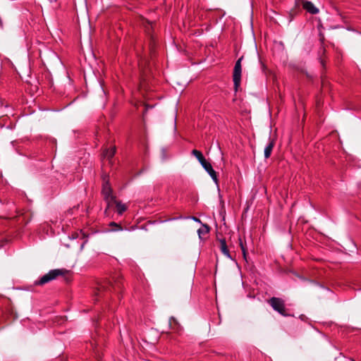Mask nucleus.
I'll return each instance as SVG.
<instances>
[{
  "mask_svg": "<svg viewBox=\"0 0 361 361\" xmlns=\"http://www.w3.org/2000/svg\"><path fill=\"white\" fill-rule=\"evenodd\" d=\"M121 287L122 283L120 281H105L99 285L97 295L101 297L104 292H117L121 289Z\"/></svg>",
  "mask_w": 361,
  "mask_h": 361,
  "instance_id": "obj_1",
  "label": "nucleus"
},
{
  "mask_svg": "<svg viewBox=\"0 0 361 361\" xmlns=\"http://www.w3.org/2000/svg\"><path fill=\"white\" fill-rule=\"evenodd\" d=\"M102 192L104 200L107 204V208L105 210V213H106L107 209L113 207V203L115 202L116 197L112 194V189L109 185V183L105 178H104L103 180Z\"/></svg>",
  "mask_w": 361,
  "mask_h": 361,
  "instance_id": "obj_2",
  "label": "nucleus"
},
{
  "mask_svg": "<svg viewBox=\"0 0 361 361\" xmlns=\"http://www.w3.org/2000/svg\"><path fill=\"white\" fill-rule=\"evenodd\" d=\"M243 59V56H241L238 59V61L235 62L234 68H233V85H234V90H238L240 85V81H241V74H242V66H241V61Z\"/></svg>",
  "mask_w": 361,
  "mask_h": 361,
  "instance_id": "obj_3",
  "label": "nucleus"
},
{
  "mask_svg": "<svg viewBox=\"0 0 361 361\" xmlns=\"http://www.w3.org/2000/svg\"><path fill=\"white\" fill-rule=\"evenodd\" d=\"M62 274V271L61 269H53L49 271V273L42 276L39 280L35 282L36 285H44L54 279H55L58 276Z\"/></svg>",
  "mask_w": 361,
  "mask_h": 361,
  "instance_id": "obj_4",
  "label": "nucleus"
},
{
  "mask_svg": "<svg viewBox=\"0 0 361 361\" xmlns=\"http://www.w3.org/2000/svg\"><path fill=\"white\" fill-rule=\"evenodd\" d=\"M269 303L275 311L278 312L281 315H287L285 312L286 310L284 301L282 299L273 297L269 300Z\"/></svg>",
  "mask_w": 361,
  "mask_h": 361,
  "instance_id": "obj_5",
  "label": "nucleus"
},
{
  "mask_svg": "<svg viewBox=\"0 0 361 361\" xmlns=\"http://www.w3.org/2000/svg\"><path fill=\"white\" fill-rule=\"evenodd\" d=\"M202 166L209 173L214 182L218 185V178L216 171L213 169L212 165L208 161L205 162Z\"/></svg>",
  "mask_w": 361,
  "mask_h": 361,
  "instance_id": "obj_6",
  "label": "nucleus"
},
{
  "mask_svg": "<svg viewBox=\"0 0 361 361\" xmlns=\"http://www.w3.org/2000/svg\"><path fill=\"white\" fill-rule=\"evenodd\" d=\"M302 7L307 12L312 14H317L319 13V9L314 6V5L309 1H305L302 2Z\"/></svg>",
  "mask_w": 361,
  "mask_h": 361,
  "instance_id": "obj_7",
  "label": "nucleus"
},
{
  "mask_svg": "<svg viewBox=\"0 0 361 361\" xmlns=\"http://www.w3.org/2000/svg\"><path fill=\"white\" fill-rule=\"evenodd\" d=\"M114 206H116L117 213L119 215H121L127 209L126 205L125 204L121 203L119 201H117L116 198L115 202L113 203V207Z\"/></svg>",
  "mask_w": 361,
  "mask_h": 361,
  "instance_id": "obj_8",
  "label": "nucleus"
},
{
  "mask_svg": "<svg viewBox=\"0 0 361 361\" xmlns=\"http://www.w3.org/2000/svg\"><path fill=\"white\" fill-rule=\"evenodd\" d=\"M170 328L176 332H179L181 330V326L178 324V321L174 317H171L169 322Z\"/></svg>",
  "mask_w": 361,
  "mask_h": 361,
  "instance_id": "obj_9",
  "label": "nucleus"
},
{
  "mask_svg": "<svg viewBox=\"0 0 361 361\" xmlns=\"http://www.w3.org/2000/svg\"><path fill=\"white\" fill-rule=\"evenodd\" d=\"M192 154L197 158L201 165H203L205 162H207V160L200 151L193 149L192 151Z\"/></svg>",
  "mask_w": 361,
  "mask_h": 361,
  "instance_id": "obj_10",
  "label": "nucleus"
},
{
  "mask_svg": "<svg viewBox=\"0 0 361 361\" xmlns=\"http://www.w3.org/2000/svg\"><path fill=\"white\" fill-rule=\"evenodd\" d=\"M274 146V140L269 142V143L264 148V157L266 159L269 158L271 154L273 147Z\"/></svg>",
  "mask_w": 361,
  "mask_h": 361,
  "instance_id": "obj_11",
  "label": "nucleus"
},
{
  "mask_svg": "<svg viewBox=\"0 0 361 361\" xmlns=\"http://www.w3.org/2000/svg\"><path fill=\"white\" fill-rule=\"evenodd\" d=\"M116 153V148L112 147L111 149H108L105 150V152L103 154V156L104 158L107 159L108 160H111V159L114 156Z\"/></svg>",
  "mask_w": 361,
  "mask_h": 361,
  "instance_id": "obj_12",
  "label": "nucleus"
},
{
  "mask_svg": "<svg viewBox=\"0 0 361 361\" xmlns=\"http://www.w3.org/2000/svg\"><path fill=\"white\" fill-rule=\"evenodd\" d=\"M109 226L112 227L111 229L107 230V232H116V231H123V228L121 226L118 224L117 223L114 221H111L109 224Z\"/></svg>",
  "mask_w": 361,
  "mask_h": 361,
  "instance_id": "obj_13",
  "label": "nucleus"
},
{
  "mask_svg": "<svg viewBox=\"0 0 361 361\" xmlns=\"http://www.w3.org/2000/svg\"><path fill=\"white\" fill-rule=\"evenodd\" d=\"M221 250L224 255H226L228 258L231 259L225 240H221Z\"/></svg>",
  "mask_w": 361,
  "mask_h": 361,
  "instance_id": "obj_14",
  "label": "nucleus"
},
{
  "mask_svg": "<svg viewBox=\"0 0 361 361\" xmlns=\"http://www.w3.org/2000/svg\"><path fill=\"white\" fill-rule=\"evenodd\" d=\"M244 259L246 260V250L242 242L240 243Z\"/></svg>",
  "mask_w": 361,
  "mask_h": 361,
  "instance_id": "obj_15",
  "label": "nucleus"
},
{
  "mask_svg": "<svg viewBox=\"0 0 361 361\" xmlns=\"http://www.w3.org/2000/svg\"><path fill=\"white\" fill-rule=\"evenodd\" d=\"M99 83L100 88L102 90H104V87L103 86L102 83L101 82H99Z\"/></svg>",
  "mask_w": 361,
  "mask_h": 361,
  "instance_id": "obj_16",
  "label": "nucleus"
},
{
  "mask_svg": "<svg viewBox=\"0 0 361 361\" xmlns=\"http://www.w3.org/2000/svg\"><path fill=\"white\" fill-rule=\"evenodd\" d=\"M192 219L195 221L200 222V220L197 217H192Z\"/></svg>",
  "mask_w": 361,
  "mask_h": 361,
  "instance_id": "obj_17",
  "label": "nucleus"
},
{
  "mask_svg": "<svg viewBox=\"0 0 361 361\" xmlns=\"http://www.w3.org/2000/svg\"><path fill=\"white\" fill-rule=\"evenodd\" d=\"M85 243H86V241H85V242H84V243L81 245V249H82V248H83L84 245H85Z\"/></svg>",
  "mask_w": 361,
  "mask_h": 361,
  "instance_id": "obj_18",
  "label": "nucleus"
}]
</instances>
